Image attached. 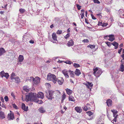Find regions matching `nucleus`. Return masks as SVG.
<instances>
[{"label":"nucleus","instance_id":"nucleus-1","mask_svg":"<svg viewBox=\"0 0 124 124\" xmlns=\"http://www.w3.org/2000/svg\"><path fill=\"white\" fill-rule=\"evenodd\" d=\"M44 97V94L41 92H39L37 94L36 93H29L26 96V98L24 99L23 96L22 97V99L23 101L25 100L27 101H34L36 102H39V100L38 98L43 99Z\"/></svg>","mask_w":124,"mask_h":124},{"label":"nucleus","instance_id":"nucleus-2","mask_svg":"<svg viewBox=\"0 0 124 124\" xmlns=\"http://www.w3.org/2000/svg\"><path fill=\"white\" fill-rule=\"evenodd\" d=\"M47 79L49 81H52L54 84H55L57 80V78L56 76L53 74H51L50 73L48 74Z\"/></svg>","mask_w":124,"mask_h":124},{"label":"nucleus","instance_id":"nucleus-3","mask_svg":"<svg viewBox=\"0 0 124 124\" xmlns=\"http://www.w3.org/2000/svg\"><path fill=\"white\" fill-rule=\"evenodd\" d=\"M28 80L30 81H33L34 84H38L40 82V78L38 77H36L34 78L32 77H30V78Z\"/></svg>","mask_w":124,"mask_h":124},{"label":"nucleus","instance_id":"nucleus-4","mask_svg":"<svg viewBox=\"0 0 124 124\" xmlns=\"http://www.w3.org/2000/svg\"><path fill=\"white\" fill-rule=\"evenodd\" d=\"M93 70V74L96 77H99L101 74V71L98 68L94 69Z\"/></svg>","mask_w":124,"mask_h":124},{"label":"nucleus","instance_id":"nucleus-5","mask_svg":"<svg viewBox=\"0 0 124 124\" xmlns=\"http://www.w3.org/2000/svg\"><path fill=\"white\" fill-rule=\"evenodd\" d=\"M49 94H47L46 96L47 98L48 99L52 100L53 98V95L54 93V91L52 90L49 91L48 92Z\"/></svg>","mask_w":124,"mask_h":124},{"label":"nucleus","instance_id":"nucleus-6","mask_svg":"<svg viewBox=\"0 0 124 124\" xmlns=\"http://www.w3.org/2000/svg\"><path fill=\"white\" fill-rule=\"evenodd\" d=\"M0 75L1 77L2 78H3L4 77H5L7 79L8 78V77L9 76L8 73H5L4 71H2L0 72Z\"/></svg>","mask_w":124,"mask_h":124},{"label":"nucleus","instance_id":"nucleus-7","mask_svg":"<svg viewBox=\"0 0 124 124\" xmlns=\"http://www.w3.org/2000/svg\"><path fill=\"white\" fill-rule=\"evenodd\" d=\"M23 91H22V93L23 94H26V93H25L24 92H27L30 90V89L27 86H25L23 87Z\"/></svg>","mask_w":124,"mask_h":124},{"label":"nucleus","instance_id":"nucleus-8","mask_svg":"<svg viewBox=\"0 0 124 124\" xmlns=\"http://www.w3.org/2000/svg\"><path fill=\"white\" fill-rule=\"evenodd\" d=\"M62 72L65 77L67 78H69V76L68 75V74L69 73V70H63Z\"/></svg>","mask_w":124,"mask_h":124},{"label":"nucleus","instance_id":"nucleus-9","mask_svg":"<svg viewBox=\"0 0 124 124\" xmlns=\"http://www.w3.org/2000/svg\"><path fill=\"white\" fill-rule=\"evenodd\" d=\"M85 84L87 88L89 89H90V90H91V87L93 86V84L91 83H89L88 82H86V83L84 84Z\"/></svg>","mask_w":124,"mask_h":124},{"label":"nucleus","instance_id":"nucleus-10","mask_svg":"<svg viewBox=\"0 0 124 124\" xmlns=\"http://www.w3.org/2000/svg\"><path fill=\"white\" fill-rule=\"evenodd\" d=\"M57 81L59 85H62L63 83L64 80L62 78L60 77L57 79Z\"/></svg>","mask_w":124,"mask_h":124},{"label":"nucleus","instance_id":"nucleus-11","mask_svg":"<svg viewBox=\"0 0 124 124\" xmlns=\"http://www.w3.org/2000/svg\"><path fill=\"white\" fill-rule=\"evenodd\" d=\"M8 117L9 120H13L14 118V114L13 113H9L8 115Z\"/></svg>","mask_w":124,"mask_h":124},{"label":"nucleus","instance_id":"nucleus-12","mask_svg":"<svg viewBox=\"0 0 124 124\" xmlns=\"http://www.w3.org/2000/svg\"><path fill=\"white\" fill-rule=\"evenodd\" d=\"M108 37L109 38L108 39L109 41L112 42L115 39V38L114 35L113 34L110 35L108 36Z\"/></svg>","mask_w":124,"mask_h":124},{"label":"nucleus","instance_id":"nucleus-13","mask_svg":"<svg viewBox=\"0 0 124 124\" xmlns=\"http://www.w3.org/2000/svg\"><path fill=\"white\" fill-rule=\"evenodd\" d=\"M22 108L23 110H24L25 111H27L28 110V107L27 106L26 107L25 104L24 103L22 104Z\"/></svg>","mask_w":124,"mask_h":124},{"label":"nucleus","instance_id":"nucleus-14","mask_svg":"<svg viewBox=\"0 0 124 124\" xmlns=\"http://www.w3.org/2000/svg\"><path fill=\"white\" fill-rule=\"evenodd\" d=\"M74 73L75 75L77 76H79L81 73L80 71L78 69H76V70L75 71Z\"/></svg>","mask_w":124,"mask_h":124},{"label":"nucleus","instance_id":"nucleus-15","mask_svg":"<svg viewBox=\"0 0 124 124\" xmlns=\"http://www.w3.org/2000/svg\"><path fill=\"white\" fill-rule=\"evenodd\" d=\"M16 77L15 74V73H12L11 75V79L12 80V81H14Z\"/></svg>","mask_w":124,"mask_h":124},{"label":"nucleus","instance_id":"nucleus-16","mask_svg":"<svg viewBox=\"0 0 124 124\" xmlns=\"http://www.w3.org/2000/svg\"><path fill=\"white\" fill-rule=\"evenodd\" d=\"M18 59L19 62H22L24 59L23 56L21 55H20L18 57Z\"/></svg>","mask_w":124,"mask_h":124},{"label":"nucleus","instance_id":"nucleus-17","mask_svg":"<svg viewBox=\"0 0 124 124\" xmlns=\"http://www.w3.org/2000/svg\"><path fill=\"white\" fill-rule=\"evenodd\" d=\"M5 52V50L3 48H0V56H1Z\"/></svg>","mask_w":124,"mask_h":124},{"label":"nucleus","instance_id":"nucleus-18","mask_svg":"<svg viewBox=\"0 0 124 124\" xmlns=\"http://www.w3.org/2000/svg\"><path fill=\"white\" fill-rule=\"evenodd\" d=\"M67 93L69 95H70L73 93V91L70 89L67 88L65 89Z\"/></svg>","mask_w":124,"mask_h":124},{"label":"nucleus","instance_id":"nucleus-19","mask_svg":"<svg viewBox=\"0 0 124 124\" xmlns=\"http://www.w3.org/2000/svg\"><path fill=\"white\" fill-rule=\"evenodd\" d=\"M75 109L78 112L81 113L82 111V109L81 108L78 107H76L75 108Z\"/></svg>","mask_w":124,"mask_h":124},{"label":"nucleus","instance_id":"nucleus-20","mask_svg":"<svg viewBox=\"0 0 124 124\" xmlns=\"http://www.w3.org/2000/svg\"><path fill=\"white\" fill-rule=\"evenodd\" d=\"M52 36L53 39L54 41H57V37L56 33H53L52 35Z\"/></svg>","mask_w":124,"mask_h":124},{"label":"nucleus","instance_id":"nucleus-21","mask_svg":"<svg viewBox=\"0 0 124 124\" xmlns=\"http://www.w3.org/2000/svg\"><path fill=\"white\" fill-rule=\"evenodd\" d=\"M112 44L115 46L114 48L115 49H116L117 48L118 46V43L114 41L112 43Z\"/></svg>","mask_w":124,"mask_h":124},{"label":"nucleus","instance_id":"nucleus-22","mask_svg":"<svg viewBox=\"0 0 124 124\" xmlns=\"http://www.w3.org/2000/svg\"><path fill=\"white\" fill-rule=\"evenodd\" d=\"M74 44V42L71 40L68 41L67 43V45L69 46H73Z\"/></svg>","mask_w":124,"mask_h":124},{"label":"nucleus","instance_id":"nucleus-23","mask_svg":"<svg viewBox=\"0 0 124 124\" xmlns=\"http://www.w3.org/2000/svg\"><path fill=\"white\" fill-rule=\"evenodd\" d=\"M74 72L73 71H71L70 70H69V73L70 74V77H74L75 75L74 74Z\"/></svg>","mask_w":124,"mask_h":124},{"label":"nucleus","instance_id":"nucleus-24","mask_svg":"<svg viewBox=\"0 0 124 124\" xmlns=\"http://www.w3.org/2000/svg\"><path fill=\"white\" fill-rule=\"evenodd\" d=\"M117 114L116 116L115 117L114 119L111 121V122L114 124H116L118 123V122L116 120V118H117Z\"/></svg>","mask_w":124,"mask_h":124},{"label":"nucleus","instance_id":"nucleus-25","mask_svg":"<svg viewBox=\"0 0 124 124\" xmlns=\"http://www.w3.org/2000/svg\"><path fill=\"white\" fill-rule=\"evenodd\" d=\"M112 101L110 99H108V100L106 102V103H107V105L108 106H111L112 105Z\"/></svg>","mask_w":124,"mask_h":124},{"label":"nucleus","instance_id":"nucleus-26","mask_svg":"<svg viewBox=\"0 0 124 124\" xmlns=\"http://www.w3.org/2000/svg\"><path fill=\"white\" fill-rule=\"evenodd\" d=\"M69 101H75V100L74 97L72 95L70 96L69 97Z\"/></svg>","mask_w":124,"mask_h":124},{"label":"nucleus","instance_id":"nucleus-27","mask_svg":"<svg viewBox=\"0 0 124 124\" xmlns=\"http://www.w3.org/2000/svg\"><path fill=\"white\" fill-rule=\"evenodd\" d=\"M0 117L2 119H3L5 117L4 113L1 111H0Z\"/></svg>","mask_w":124,"mask_h":124},{"label":"nucleus","instance_id":"nucleus-28","mask_svg":"<svg viewBox=\"0 0 124 124\" xmlns=\"http://www.w3.org/2000/svg\"><path fill=\"white\" fill-rule=\"evenodd\" d=\"M120 67V70L122 72H123L124 71V65H123V64H121Z\"/></svg>","mask_w":124,"mask_h":124},{"label":"nucleus","instance_id":"nucleus-29","mask_svg":"<svg viewBox=\"0 0 124 124\" xmlns=\"http://www.w3.org/2000/svg\"><path fill=\"white\" fill-rule=\"evenodd\" d=\"M39 111L41 113H44L45 111L44 109L42 107L40 108L39 109Z\"/></svg>","mask_w":124,"mask_h":124},{"label":"nucleus","instance_id":"nucleus-30","mask_svg":"<svg viewBox=\"0 0 124 124\" xmlns=\"http://www.w3.org/2000/svg\"><path fill=\"white\" fill-rule=\"evenodd\" d=\"M15 80L16 83H18L20 82V79L18 77H17L15 79Z\"/></svg>","mask_w":124,"mask_h":124},{"label":"nucleus","instance_id":"nucleus-31","mask_svg":"<svg viewBox=\"0 0 124 124\" xmlns=\"http://www.w3.org/2000/svg\"><path fill=\"white\" fill-rule=\"evenodd\" d=\"M25 10L24 9L22 8H20L19 9V11L20 13L21 14L25 12Z\"/></svg>","mask_w":124,"mask_h":124},{"label":"nucleus","instance_id":"nucleus-32","mask_svg":"<svg viewBox=\"0 0 124 124\" xmlns=\"http://www.w3.org/2000/svg\"><path fill=\"white\" fill-rule=\"evenodd\" d=\"M73 66L75 68H78L80 67V65L79 64L76 63H74L73 64Z\"/></svg>","mask_w":124,"mask_h":124},{"label":"nucleus","instance_id":"nucleus-33","mask_svg":"<svg viewBox=\"0 0 124 124\" xmlns=\"http://www.w3.org/2000/svg\"><path fill=\"white\" fill-rule=\"evenodd\" d=\"M66 97V95L64 93L62 96V101L63 102V101L65 99Z\"/></svg>","mask_w":124,"mask_h":124},{"label":"nucleus","instance_id":"nucleus-34","mask_svg":"<svg viewBox=\"0 0 124 124\" xmlns=\"http://www.w3.org/2000/svg\"><path fill=\"white\" fill-rule=\"evenodd\" d=\"M112 0H106V1L107 4H110L112 3Z\"/></svg>","mask_w":124,"mask_h":124},{"label":"nucleus","instance_id":"nucleus-35","mask_svg":"<svg viewBox=\"0 0 124 124\" xmlns=\"http://www.w3.org/2000/svg\"><path fill=\"white\" fill-rule=\"evenodd\" d=\"M87 113L88 115L89 116H90L91 115H92L93 114V113L91 112L90 111H88L86 112Z\"/></svg>","mask_w":124,"mask_h":124},{"label":"nucleus","instance_id":"nucleus-36","mask_svg":"<svg viewBox=\"0 0 124 124\" xmlns=\"http://www.w3.org/2000/svg\"><path fill=\"white\" fill-rule=\"evenodd\" d=\"M64 62L66 64H69L70 65L71 64L73 63L71 61L68 60Z\"/></svg>","mask_w":124,"mask_h":124},{"label":"nucleus","instance_id":"nucleus-37","mask_svg":"<svg viewBox=\"0 0 124 124\" xmlns=\"http://www.w3.org/2000/svg\"><path fill=\"white\" fill-rule=\"evenodd\" d=\"M87 46L90 47V48L92 49L94 48L95 47V46L94 45H89Z\"/></svg>","mask_w":124,"mask_h":124},{"label":"nucleus","instance_id":"nucleus-38","mask_svg":"<svg viewBox=\"0 0 124 124\" xmlns=\"http://www.w3.org/2000/svg\"><path fill=\"white\" fill-rule=\"evenodd\" d=\"M82 108L85 111H87L88 110H89L87 108V107L86 106H85L83 107Z\"/></svg>","mask_w":124,"mask_h":124},{"label":"nucleus","instance_id":"nucleus-39","mask_svg":"<svg viewBox=\"0 0 124 124\" xmlns=\"http://www.w3.org/2000/svg\"><path fill=\"white\" fill-rule=\"evenodd\" d=\"M106 44H107V45L109 47H110L111 45H112V43H111L110 42H107L106 43Z\"/></svg>","mask_w":124,"mask_h":124},{"label":"nucleus","instance_id":"nucleus-40","mask_svg":"<svg viewBox=\"0 0 124 124\" xmlns=\"http://www.w3.org/2000/svg\"><path fill=\"white\" fill-rule=\"evenodd\" d=\"M93 2L94 3L99 4L100 3V2L98 0H93Z\"/></svg>","mask_w":124,"mask_h":124},{"label":"nucleus","instance_id":"nucleus-41","mask_svg":"<svg viewBox=\"0 0 124 124\" xmlns=\"http://www.w3.org/2000/svg\"><path fill=\"white\" fill-rule=\"evenodd\" d=\"M70 36V34L67 33L66 35L64 36V38L65 39H67L69 38Z\"/></svg>","mask_w":124,"mask_h":124},{"label":"nucleus","instance_id":"nucleus-42","mask_svg":"<svg viewBox=\"0 0 124 124\" xmlns=\"http://www.w3.org/2000/svg\"><path fill=\"white\" fill-rule=\"evenodd\" d=\"M45 85L47 87L49 88L50 87V85L49 83H45Z\"/></svg>","mask_w":124,"mask_h":124},{"label":"nucleus","instance_id":"nucleus-43","mask_svg":"<svg viewBox=\"0 0 124 124\" xmlns=\"http://www.w3.org/2000/svg\"><path fill=\"white\" fill-rule=\"evenodd\" d=\"M89 41L87 39H84L82 41V42H83L84 43H88L89 42Z\"/></svg>","mask_w":124,"mask_h":124},{"label":"nucleus","instance_id":"nucleus-44","mask_svg":"<svg viewBox=\"0 0 124 124\" xmlns=\"http://www.w3.org/2000/svg\"><path fill=\"white\" fill-rule=\"evenodd\" d=\"M62 33V31L61 30H58L57 31L56 33L57 34H60Z\"/></svg>","mask_w":124,"mask_h":124},{"label":"nucleus","instance_id":"nucleus-45","mask_svg":"<svg viewBox=\"0 0 124 124\" xmlns=\"http://www.w3.org/2000/svg\"><path fill=\"white\" fill-rule=\"evenodd\" d=\"M4 99L5 101L6 102H7L8 100V96H5L4 97Z\"/></svg>","mask_w":124,"mask_h":124},{"label":"nucleus","instance_id":"nucleus-46","mask_svg":"<svg viewBox=\"0 0 124 124\" xmlns=\"http://www.w3.org/2000/svg\"><path fill=\"white\" fill-rule=\"evenodd\" d=\"M90 104L89 103H87L86 105V106L87 107V108L89 110V109L90 108Z\"/></svg>","mask_w":124,"mask_h":124},{"label":"nucleus","instance_id":"nucleus-47","mask_svg":"<svg viewBox=\"0 0 124 124\" xmlns=\"http://www.w3.org/2000/svg\"><path fill=\"white\" fill-rule=\"evenodd\" d=\"M80 15L81 16V18L83 19L84 17V14L83 13H81Z\"/></svg>","mask_w":124,"mask_h":124},{"label":"nucleus","instance_id":"nucleus-48","mask_svg":"<svg viewBox=\"0 0 124 124\" xmlns=\"http://www.w3.org/2000/svg\"><path fill=\"white\" fill-rule=\"evenodd\" d=\"M77 7L78 8V10H79L80 9V8H81V6H80L79 5L77 4Z\"/></svg>","mask_w":124,"mask_h":124},{"label":"nucleus","instance_id":"nucleus-49","mask_svg":"<svg viewBox=\"0 0 124 124\" xmlns=\"http://www.w3.org/2000/svg\"><path fill=\"white\" fill-rule=\"evenodd\" d=\"M98 25H101L102 26L103 23L102 22H99L98 23Z\"/></svg>","mask_w":124,"mask_h":124},{"label":"nucleus","instance_id":"nucleus-50","mask_svg":"<svg viewBox=\"0 0 124 124\" xmlns=\"http://www.w3.org/2000/svg\"><path fill=\"white\" fill-rule=\"evenodd\" d=\"M91 16L92 19L94 20L96 19V18L93 15L91 14Z\"/></svg>","mask_w":124,"mask_h":124},{"label":"nucleus","instance_id":"nucleus-51","mask_svg":"<svg viewBox=\"0 0 124 124\" xmlns=\"http://www.w3.org/2000/svg\"><path fill=\"white\" fill-rule=\"evenodd\" d=\"M97 16H98L99 18H101L102 16H101V14L100 13L97 14Z\"/></svg>","mask_w":124,"mask_h":124},{"label":"nucleus","instance_id":"nucleus-52","mask_svg":"<svg viewBox=\"0 0 124 124\" xmlns=\"http://www.w3.org/2000/svg\"><path fill=\"white\" fill-rule=\"evenodd\" d=\"M11 96L14 98H15V96L13 92H11Z\"/></svg>","mask_w":124,"mask_h":124},{"label":"nucleus","instance_id":"nucleus-53","mask_svg":"<svg viewBox=\"0 0 124 124\" xmlns=\"http://www.w3.org/2000/svg\"><path fill=\"white\" fill-rule=\"evenodd\" d=\"M108 36L106 35V36H104V38L105 39H107L108 38Z\"/></svg>","mask_w":124,"mask_h":124},{"label":"nucleus","instance_id":"nucleus-54","mask_svg":"<svg viewBox=\"0 0 124 124\" xmlns=\"http://www.w3.org/2000/svg\"><path fill=\"white\" fill-rule=\"evenodd\" d=\"M117 111H116L115 112L113 113V116L114 117H115V116H116V115L117 114Z\"/></svg>","mask_w":124,"mask_h":124},{"label":"nucleus","instance_id":"nucleus-55","mask_svg":"<svg viewBox=\"0 0 124 124\" xmlns=\"http://www.w3.org/2000/svg\"><path fill=\"white\" fill-rule=\"evenodd\" d=\"M107 25V23H103L102 26L103 27L105 26H106Z\"/></svg>","mask_w":124,"mask_h":124},{"label":"nucleus","instance_id":"nucleus-56","mask_svg":"<svg viewBox=\"0 0 124 124\" xmlns=\"http://www.w3.org/2000/svg\"><path fill=\"white\" fill-rule=\"evenodd\" d=\"M13 107L14 108H16V107H17V106L15 104H13Z\"/></svg>","mask_w":124,"mask_h":124},{"label":"nucleus","instance_id":"nucleus-57","mask_svg":"<svg viewBox=\"0 0 124 124\" xmlns=\"http://www.w3.org/2000/svg\"><path fill=\"white\" fill-rule=\"evenodd\" d=\"M29 42L30 43L33 44L34 43V41L32 40H31L29 41Z\"/></svg>","mask_w":124,"mask_h":124},{"label":"nucleus","instance_id":"nucleus-58","mask_svg":"<svg viewBox=\"0 0 124 124\" xmlns=\"http://www.w3.org/2000/svg\"><path fill=\"white\" fill-rule=\"evenodd\" d=\"M1 100L2 102H4V100L2 97H1Z\"/></svg>","mask_w":124,"mask_h":124},{"label":"nucleus","instance_id":"nucleus-59","mask_svg":"<svg viewBox=\"0 0 124 124\" xmlns=\"http://www.w3.org/2000/svg\"><path fill=\"white\" fill-rule=\"evenodd\" d=\"M122 48H121L120 50H119L118 51V52L120 54L122 50Z\"/></svg>","mask_w":124,"mask_h":124},{"label":"nucleus","instance_id":"nucleus-60","mask_svg":"<svg viewBox=\"0 0 124 124\" xmlns=\"http://www.w3.org/2000/svg\"><path fill=\"white\" fill-rule=\"evenodd\" d=\"M63 108L64 109L63 110H64V111H65L67 109L66 107L65 106H64L63 107Z\"/></svg>","mask_w":124,"mask_h":124},{"label":"nucleus","instance_id":"nucleus-61","mask_svg":"<svg viewBox=\"0 0 124 124\" xmlns=\"http://www.w3.org/2000/svg\"><path fill=\"white\" fill-rule=\"evenodd\" d=\"M1 106L2 107H3V108H6L5 106L3 104L2 105H1Z\"/></svg>","mask_w":124,"mask_h":124},{"label":"nucleus","instance_id":"nucleus-62","mask_svg":"<svg viewBox=\"0 0 124 124\" xmlns=\"http://www.w3.org/2000/svg\"><path fill=\"white\" fill-rule=\"evenodd\" d=\"M85 12V10H81V13H84Z\"/></svg>","mask_w":124,"mask_h":124},{"label":"nucleus","instance_id":"nucleus-63","mask_svg":"<svg viewBox=\"0 0 124 124\" xmlns=\"http://www.w3.org/2000/svg\"><path fill=\"white\" fill-rule=\"evenodd\" d=\"M54 27V25L53 24H52L50 26V27L51 28H52L53 27Z\"/></svg>","mask_w":124,"mask_h":124},{"label":"nucleus","instance_id":"nucleus-64","mask_svg":"<svg viewBox=\"0 0 124 124\" xmlns=\"http://www.w3.org/2000/svg\"><path fill=\"white\" fill-rule=\"evenodd\" d=\"M122 57L123 58V60H124V54H123L121 55Z\"/></svg>","mask_w":124,"mask_h":124}]
</instances>
